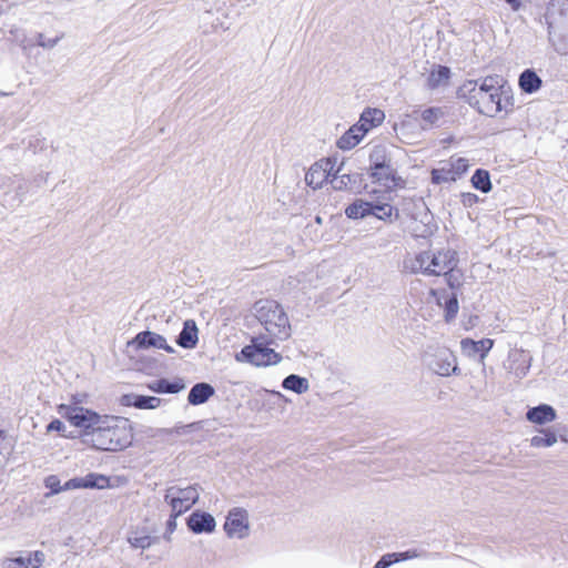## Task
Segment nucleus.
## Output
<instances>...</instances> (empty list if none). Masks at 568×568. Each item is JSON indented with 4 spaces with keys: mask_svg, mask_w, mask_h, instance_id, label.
I'll use <instances>...</instances> for the list:
<instances>
[{
    "mask_svg": "<svg viewBox=\"0 0 568 568\" xmlns=\"http://www.w3.org/2000/svg\"><path fill=\"white\" fill-rule=\"evenodd\" d=\"M134 434L133 423L128 417L103 415L84 443L97 450L121 452L132 445Z\"/></svg>",
    "mask_w": 568,
    "mask_h": 568,
    "instance_id": "nucleus-1",
    "label": "nucleus"
},
{
    "mask_svg": "<svg viewBox=\"0 0 568 568\" xmlns=\"http://www.w3.org/2000/svg\"><path fill=\"white\" fill-rule=\"evenodd\" d=\"M467 101L486 116H495L500 112L509 113L514 109V97L499 84L497 75L485 77L478 87L475 85L469 91Z\"/></svg>",
    "mask_w": 568,
    "mask_h": 568,
    "instance_id": "nucleus-2",
    "label": "nucleus"
},
{
    "mask_svg": "<svg viewBox=\"0 0 568 568\" xmlns=\"http://www.w3.org/2000/svg\"><path fill=\"white\" fill-rule=\"evenodd\" d=\"M458 254L455 250L446 247L437 251H422L410 261L413 273H422L428 276H444L447 284L454 288L458 285L455 272L458 266Z\"/></svg>",
    "mask_w": 568,
    "mask_h": 568,
    "instance_id": "nucleus-3",
    "label": "nucleus"
},
{
    "mask_svg": "<svg viewBox=\"0 0 568 568\" xmlns=\"http://www.w3.org/2000/svg\"><path fill=\"white\" fill-rule=\"evenodd\" d=\"M382 195L374 196L372 201L356 199L345 209V215L352 220H359L373 215L385 223H393L399 219V210L392 204V197Z\"/></svg>",
    "mask_w": 568,
    "mask_h": 568,
    "instance_id": "nucleus-4",
    "label": "nucleus"
},
{
    "mask_svg": "<svg viewBox=\"0 0 568 568\" xmlns=\"http://www.w3.org/2000/svg\"><path fill=\"white\" fill-rule=\"evenodd\" d=\"M255 315L270 337L283 339L288 336V320L282 307L272 300H260L254 304Z\"/></svg>",
    "mask_w": 568,
    "mask_h": 568,
    "instance_id": "nucleus-5",
    "label": "nucleus"
},
{
    "mask_svg": "<svg viewBox=\"0 0 568 568\" xmlns=\"http://www.w3.org/2000/svg\"><path fill=\"white\" fill-rule=\"evenodd\" d=\"M57 410L73 427L81 429L84 439H89L90 432L98 427L103 416L79 405L60 404Z\"/></svg>",
    "mask_w": 568,
    "mask_h": 568,
    "instance_id": "nucleus-6",
    "label": "nucleus"
},
{
    "mask_svg": "<svg viewBox=\"0 0 568 568\" xmlns=\"http://www.w3.org/2000/svg\"><path fill=\"white\" fill-rule=\"evenodd\" d=\"M469 160L456 154L439 162L438 168L430 171V182L434 185L453 183L459 180L469 169Z\"/></svg>",
    "mask_w": 568,
    "mask_h": 568,
    "instance_id": "nucleus-7",
    "label": "nucleus"
},
{
    "mask_svg": "<svg viewBox=\"0 0 568 568\" xmlns=\"http://www.w3.org/2000/svg\"><path fill=\"white\" fill-rule=\"evenodd\" d=\"M274 337L264 339L263 337H254L250 345L242 348L241 355L248 363L255 366H268L277 364L281 361V355L276 353L268 345L274 342Z\"/></svg>",
    "mask_w": 568,
    "mask_h": 568,
    "instance_id": "nucleus-8",
    "label": "nucleus"
},
{
    "mask_svg": "<svg viewBox=\"0 0 568 568\" xmlns=\"http://www.w3.org/2000/svg\"><path fill=\"white\" fill-rule=\"evenodd\" d=\"M164 500L170 505L174 516H181L199 500V491L195 486L170 487L165 491Z\"/></svg>",
    "mask_w": 568,
    "mask_h": 568,
    "instance_id": "nucleus-9",
    "label": "nucleus"
},
{
    "mask_svg": "<svg viewBox=\"0 0 568 568\" xmlns=\"http://www.w3.org/2000/svg\"><path fill=\"white\" fill-rule=\"evenodd\" d=\"M336 158H323L315 162L307 171L305 181L314 190L322 187L338 173Z\"/></svg>",
    "mask_w": 568,
    "mask_h": 568,
    "instance_id": "nucleus-10",
    "label": "nucleus"
},
{
    "mask_svg": "<svg viewBox=\"0 0 568 568\" xmlns=\"http://www.w3.org/2000/svg\"><path fill=\"white\" fill-rule=\"evenodd\" d=\"M224 529L229 537H245L248 534L247 513L240 508L231 510L226 517Z\"/></svg>",
    "mask_w": 568,
    "mask_h": 568,
    "instance_id": "nucleus-11",
    "label": "nucleus"
},
{
    "mask_svg": "<svg viewBox=\"0 0 568 568\" xmlns=\"http://www.w3.org/2000/svg\"><path fill=\"white\" fill-rule=\"evenodd\" d=\"M111 486L110 478L102 474L90 473L84 477H77L64 484L65 489H105Z\"/></svg>",
    "mask_w": 568,
    "mask_h": 568,
    "instance_id": "nucleus-12",
    "label": "nucleus"
},
{
    "mask_svg": "<svg viewBox=\"0 0 568 568\" xmlns=\"http://www.w3.org/2000/svg\"><path fill=\"white\" fill-rule=\"evenodd\" d=\"M187 527L195 534L212 532L215 529V520L209 513L194 511L187 518Z\"/></svg>",
    "mask_w": 568,
    "mask_h": 568,
    "instance_id": "nucleus-13",
    "label": "nucleus"
},
{
    "mask_svg": "<svg viewBox=\"0 0 568 568\" xmlns=\"http://www.w3.org/2000/svg\"><path fill=\"white\" fill-rule=\"evenodd\" d=\"M131 344H135L138 348L155 347L172 352V348L166 345V341L163 336L149 331L136 334Z\"/></svg>",
    "mask_w": 568,
    "mask_h": 568,
    "instance_id": "nucleus-14",
    "label": "nucleus"
},
{
    "mask_svg": "<svg viewBox=\"0 0 568 568\" xmlns=\"http://www.w3.org/2000/svg\"><path fill=\"white\" fill-rule=\"evenodd\" d=\"M494 339L491 338H484L480 341H474L471 338H463L460 341V347L462 351L467 354L468 356H471L474 354L479 353L480 359L484 361L489 353V351L494 346Z\"/></svg>",
    "mask_w": 568,
    "mask_h": 568,
    "instance_id": "nucleus-15",
    "label": "nucleus"
},
{
    "mask_svg": "<svg viewBox=\"0 0 568 568\" xmlns=\"http://www.w3.org/2000/svg\"><path fill=\"white\" fill-rule=\"evenodd\" d=\"M44 560V554L40 550L30 552L27 557L8 558L4 568H39Z\"/></svg>",
    "mask_w": 568,
    "mask_h": 568,
    "instance_id": "nucleus-16",
    "label": "nucleus"
},
{
    "mask_svg": "<svg viewBox=\"0 0 568 568\" xmlns=\"http://www.w3.org/2000/svg\"><path fill=\"white\" fill-rule=\"evenodd\" d=\"M556 410L547 404H541L527 410L526 418L536 425H544L556 419Z\"/></svg>",
    "mask_w": 568,
    "mask_h": 568,
    "instance_id": "nucleus-17",
    "label": "nucleus"
},
{
    "mask_svg": "<svg viewBox=\"0 0 568 568\" xmlns=\"http://www.w3.org/2000/svg\"><path fill=\"white\" fill-rule=\"evenodd\" d=\"M450 79V70L445 65H435L429 71L426 79L428 90H436L442 85L448 84Z\"/></svg>",
    "mask_w": 568,
    "mask_h": 568,
    "instance_id": "nucleus-18",
    "label": "nucleus"
},
{
    "mask_svg": "<svg viewBox=\"0 0 568 568\" xmlns=\"http://www.w3.org/2000/svg\"><path fill=\"white\" fill-rule=\"evenodd\" d=\"M371 178L374 182L384 185L387 190H392L399 185L402 180L396 176L395 170L387 165V171L383 169L371 170Z\"/></svg>",
    "mask_w": 568,
    "mask_h": 568,
    "instance_id": "nucleus-19",
    "label": "nucleus"
},
{
    "mask_svg": "<svg viewBox=\"0 0 568 568\" xmlns=\"http://www.w3.org/2000/svg\"><path fill=\"white\" fill-rule=\"evenodd\" d=\"M214 395V388L207 383L195 384L187 396L191 405H201Z\"/></svg>",
    "mask_w": 568,
    "mask_h": 568,
    "instance_id": "nucleus-20",
    "label": "nucleus"
},
{
    "mask_svg": "<svg viewBox=\"0 0 568 568\" xmlns=\"http://www.w3.org/2000/svg\"><path fill=\"white\" fill-rule=\"evenodd\" d=\"M518 82H519V88L525 93H529V94L538 91L542 84V81L538 77V74L530 69L525 70L520 74Z\"/></svg>",
    "mask_w": 568,
    "mask_h": 568,
    "instance_id": "nucleus-21",
    "label": "nucleus"
},
{
    "mask_svg": "<svg viewBox=\"0 0 568 568\" xmlns=\"http://www.w3.org/2000/svg\"><path fill=\"white\" fill-rule=\"evenodd\" d=\"M384 119H385V114L382 110L368 108L363 111L358 121L365 128H367V131H369L373 128H376L379 124H382Z\"/></svg>",
    "mask_w": 568,
    "mask_h": 568,
    "instance_id": "nucleus-22",
    "label": "nucleus"
},
{
    "mask_svg": "<svg viewBox=\"0 0 568 568\" xmlns=\"http://www.w3.org/2000/svg\"><path fill=\"white\" fill-rule=\"evenodd\" d=\"M184 388V383L181 379L169 382L168 379H159L154 382L150 389L155 393H171L175 394L181 392Z\"/></svg>",
    "mask_w": 568,
    "mask_h": 568,
    "instance_id": "nucleus-23",
    "label": "nucleus"
},
{
    "mask_svg": "<svg viewBox=\"0 0 568 568\" xmlns=\"http://www.w3.org/2000/svg\"><path fill=\"white\" fill-rule=\"evenodd\" d=\"M444 110L439 106H432L422 111L420 120L423 122V129L436 125L439 122V120L444 116Z\"/></svg>",
    "mask_w": 568,
    "mask_h": 568,
    "instance_id": "nucleus-24",
    "label": "nucleus"
},
{
    "mask_svg": "<svg viewBox=\"0 0 568 568\" xmlns=\"http://www.w3.org/2000/svg\"><path fill=\"white\" fill-rule=\"evenodd\" d=\"M471 185L481 191L483 193H487L491 190L490 175L487 170L478 169L471 176Z\"/></svg>",
    "mask_w": 568,
    "mask_h": 568,
    "instance_id": "nucleus-25",
    "label": "nucleus"
},
{
    "mask_svg": "<svg viewBox=\"0 0 568 568\" xmlns=\"http://www.w3.org/2000/svg\"><path fill=\"white\" fill-rule=\"evenodd\" d=\"M540 435L530 438V445L535 448L550 447L557 443V435L550 429H541Z\"/></svg>",
    "mask_w": 568,
    "mask_h": 568,
    "instance_id": "nucleus-26",
    "label": "nucleus"
},
{
    "mask_svg": "<svg viewBox=\"0 0 568 568\" xmlns=\"http://www.w3.org/2000/svg\"><path fill=\"white\" fill-rule=\"evenodd\" d=\"M371 170L383 169L387 171L388 158L384 146H375L369 154Z\"/></svg>",
    "mask_w": 568,
    "mask_h": 568,
    "instance_id": "nucleus-27",
    "label": "nucleus"
},
{
    "mask_svg": "<svg viewBox=\"0 0 568 568\" xmlns=\"http://www.w3.org/2000/svg\"><path fill=\"white\" fill-rule=\"evenodd\" d=\"M283 387L297 394H302L308 389V383L306 378L292 374L283 381Z\"/></svg>",
    "mask_w": 568,
    "mask_h": 568,
    "instance_id": "nucleus-28",
    "label": "nucleus"
},
{
    "mask_svg": "<svg viewBox=\"0 0 568 568\" xmlns=\"http://www.w3.org/2000/svg\"><path fill=\"white\" fill-rule=\"evenodd\" d=\"M132 405L140 409H153L160 405V398L153 396H136Z\"/></svg>",
    "mask_w": 568,
    "mask_h": 568,
    "instance_id": "nucleus-29",
    "label": "nucleus"
},
{
    "mask_svg": "<svg viewBox=\"0 0 568 568\" xmlns=\"http://www.w3.org/2000/svg\"><path fill=\"white\" fill-rule=\"evenodd\" d=\"M361 141L348 131H346L338 140L337 146L341 150H351L356 146Z\"/></svg>",
    "mask_w": 568,
    "mask_h": 568,
    "instance_id": "nucleus-30",
    "label": "nucleus"
},
{
    "mask_svg": "<svg viewBox=\"0 0 568 568\" xmlns=\"http://www.w3.org/2000/svg\"><path fill=\"white\" fill-rule=\"evenodd\" d=\"M407 556L405 554H387L384 555L374 566V568H387L394 562L399 561L400 559H406Z\"/></svg>",
    "mask_w": 568,
    "mask_h": 568,
    "instance_id": "nucleus-31",
    "label": "nucleus"
},
{
    "mask_svg": "<svg viewBox=\"0 0 568 568\" xmlns=\"http://www.w3.org/2000/svg\"><path fill=\"white\" fill-rule=\"evenodd\" d=\"M457 313H458V301H457L456 296L453 295L445 302V320L447 322L452 321L453 318H455Z\"/></svg>",
    "mask_w": 568,
    "mask_h": 568,
    "instance_id": "nucleus-32",
    "label": "nucleus"
},
{
    "mask_svg": "<svg viewBox=\"0 0 568 568\" xmlns=\"http://www.w3.org/2000/svg\"><path fill=\"white\" fill-rule=\"evenodd\" d=\"M196 335L195 333L189 332L186 328H184L179 336V344L182 347H193L196 344Z\"/></svg>",
    "mask_w": 568,
    "mask_h": 568,
    "instance_id": "nucleus-33",
    "label": "nucleus"
},
{
    "mask_svg": "<svg viewBox=\"0 0 568 568\" xmlns=\"http://www.w3.org/2000/svg\"><path fill=\"white\" fill-rule=\"evenodd\" d=\"M44 485H45L47 488H49L51 490L52 494H59V493H61L63 490H67L64 488V485L63 486L60 485V479L55 475L48 476L44 479Z\"/></svg>",
    "mask_w": 568,
    "mask_h": 568,
    "instance_id": "nucleus-34",
    "label": "nucleus"
},
{
    "mask_svg": "<svg viewBox=\"0 0 568 568\" xmlns=\"http://www.w3.org/2000/svg\"><path fill=\"white\" fill-rule=\"evenodd\" d=\"M349 133L356 135V138L362 141V139L366 135L367 128H365L359 121L352 125L348 130Z\"/></svg>",
    "mask_w": 568,
    "mask_h": 568,
    "instance_id": "nucleus-35",
    "label": "nucleus"
},
{
    "mask_svg": "<svg viewBox=\"0 0 568 568\" xmlns=\"http://www.w3.org/2000/svg\"><path fill=\"white\" fill-rule=\"evenodd\" d=\"M64 428L63 423L55 418L47 426V432H63Z\"/></svg>",
    "mask_w": 568,
    "mask_h": 568,
    "instance_id": "nucleus-36",
    "label": "nucleus"
},
{
    "mask_svg": "<svg viewBox=\"0 0 568 568\" xmlns=\"http://www.w3.org/2000/svg\"><path fill=\"white\" fill-rule=\"evenodd\" d=\"M178 517L179 516H174V513L172 511L170 518L166 521V528L170 534L173 532L176 528V518Z\"/></svg>",
    "mask_w": 568,
    "mask_h": 568,
    "instance_id": "nucleus-37",
    "label": "nucleus"
},
{
    "mask_svg": "<svg viewBox=\"0 0 568 568\" xmlns=\"http://www.w3.org/2000/svg\"><path fill=\"white\" fill-rule=\"evenodd\" d=\"M132 545L135 546V547H146L150 545V540H149V537H141V538H135L133 541H132Z\"/></svg>",
    "mask_w": 568,
    "mask_h": 568,
    "instance_id": "nucleus-38",
    "label": "nucleus"
},
{
    "mask_svg": "<svg viewBox=\"0 0 568 568\" xmlns=\"http://www.w3.org/2000/svg\"><path fill=\"white\" fill-rule=\"evenodd\" d=\"M514 11H517L520 9L521 7V1L520 0H505Z\"/></svg>",
    "mask_w": 568,
    "mask_h": 568,
    "instance_id": "nucleus-39",
    "label": "nucleus"
},
{
    "mask_svg": "<svg viewBox=\"0 0 568 568\" xmlns=\"http://www.w3.org/2000/svg\"><path fill=\"white\" fill-rule=\"evenodd\" d=\"M464 197L467 199L469 203L477 201V196L475 194H471V193L465 194Z\"/></svg>",
    "mask_w": 568,
    "mask_h": 568,
    "instance_id": "nucleus-40",
    "label": "nucleus"
},
{
    "mask_svg": "<svg viewBox=\"0 0 568 568\" xmlns=\"http://www.w3.org/2000/svg\"><path fill=\"white\" fill-rule=\"evenodd\" d=\"M430 294L436 297L437 296V291L436 290H430Z\"/></svg>",
    "mask_w": 568,
    "mask_h": 568,
    "instance_id": "nucleus-41",
    "label": "nucleus"
}]
</instances>
